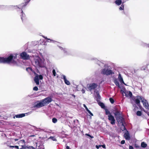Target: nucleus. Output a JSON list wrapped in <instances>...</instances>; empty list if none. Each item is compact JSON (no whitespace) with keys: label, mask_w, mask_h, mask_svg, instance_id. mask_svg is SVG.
<instances>
[{"label":"nucleus","mask_w":149,"mask_h":149,"mask_svg":"<svg viewBox=\"0 0 149 149\" xmlns=\"http://www.w3.org/2000/svg\"><path fill=\"white\" fill-rule=\"evenodd\" d=\"M142 111H144L145 113H147V114L149 116V113L148 112H147L143 108L142 109H141Z\"/></svg>","instance_id":"36"},{"label":"nucleus","mask_w":149,"mask_h":149,"mask_svg":"<svg viewBox=\"0 0 149 149\" xmlns=\"http://www.w3.org/2000/svg\"><path fill=\"white\" fill-rule=\"evenodd\" d=\"M30 0H29V1H27L25 2L24 3H22L21 4V5H22V8L21 10L22 12L21 13H22V16L21 17V19L22 20V21H23V18H24V19H25V14L23 13V12L22 11V9L23 8V7H25L29 3V1H30Z\"/></svg>","instance_id":"7"},{"label":"nucleus","mask_w":149,"mask_h":149,"mask_svg":"<svg viewBox=\"0 0 149 149\" xmlns=\"http://www.w3.org/2000/svg\"><path fill=\"white\" fill-rule=\"evenodd\" d=\"M138 98L141 100V102L142 103L143 105L145 108L147 109H148L149 110V106L147 101L140 96H138Z\"/></svg>","instance_id":"3"},{"label":"nucleus","mask_w":149,"mask_h":149,"mask_svg":"<svg viewBox=\"0 0 149 149\" xmlns=\"http://www.w3.org/2000/svg\"><path fill=\"white\" fill-rule=\"evenodd\" d=\"M119 107L118 106H116L113 108V111H118Z\"/></svg>","instance_id":"23"},{"label":"nucleus","mask_w":149,"mask_h":149,"mask_svg":"<svg viewBox=\"0 0 149 149\" xmlns=\"http://www.w3.org/2000/svg\"><path fill=\"white\" fill-rule=\"evenodd\" d=\"M97 97L99 98H100V95L98 94L97 95Z\"/></svg>","instance_id":"48"},{"label":"nucleus","mask_w":149,"mask_h":149,"mask_svg":"<svg viewBox=\"0 0 149 149\" xmlns=\"http://www.w3.org/2000/svg\"><path fill=\"white\" fill-rule=\"evenodd\" d=\"M22 147L19 148V149H27V146H25L22 145L21 146Z\"/></svg>","instance_id":"32"},{"label":"nucleus","mask_w":149,"mask_h":149,"mask_svg":"<svg viewBox=\"0 0 149 149\" xmlns=\"http://www.w3.org/2000/svg\"><path fill=\"white\" fill-rule=\"evenodd\" d=\"M101 146H102V147L103 148H105V145H101Z\"/></svg>","instance_id":"46"},{"label":"nucleus","mask_w":149,"mask_h":149,"mask_svg":"<svg viewBox=\"0 0 149 149\" xmlns=\"http://www.w3.org/2000/svg\"><path fill=\"white\" fill-rule=\"evenodd\" d=\"M124 137L126 140H129L130 139V135L128 133H125L124 134Z\"/></svg>","instance_id":"16"},{"label":"nucleus","mask_w":149,"mask_h":149,"mask_svg":"<svg viewBox=\"0 0 149 149\" xmlns=\"http://www.w3.org/2000/svg\"><path fill=\"white\" fill-rule=\"evenodd\" d=\"M99 104L102 108L104 109L105 108V106L104 104L102 102H100Z\"/></svg>","instance_id":"26"},{"label":"nucleus","mask_w":149,"mask_h":149,"mask_svg":"<svg viewBox=\"0 0 149 149\" xmlns=\"http://www.w3.org/2000/svg\"><path fill=\"white\" fill-rule=\"evenodd\" d=\"M121 0H116L115 1V3L118 6L121 5L122 3Z\"/></svg>","instance_id":"18"},{"label":"nucleus","mask_w":149,"mask_h":149,"mask_svg":"<svg viewBox=\"0 0 149 149\" xmlns=\"http://www.w3.org/2000/svg\"><path fill=\"white\" fill-rule=\"evenodd\" d=\"M86 135L90 137H91V138H93V136H91L90 135L88 134H86Z\"/></svg>","instance_id":"37"},{"label":"nucleus","mask_w":149,"mask_h":149,"mask_svg":"<svg viewBox=\"0 0 149 149\" xmlns=\"http://www.w3.org/2000/svg\"><path fill=\"white\" fill-rule=\"evenodd\" d=\"M20 57L24 60H27L29 58V56L25 52H23L20 54Z\"/></svg>","instance_id":"8"},{"label":"nucleus","mask_w":149,"mask_h":149,"mask_svg":"<svg viewBox=\"0 0 149 149\" xmlns=\"http://www.w3.org/2000/svg\"><path fill=\"white\" fill-rule=\"evenodd\" d=\"M123 3H122V5H121V6L119 8V9L120 10H123L124 9V5L123 4Z\"/></svg>","instance_id":"27"},{"label":"nucleus","mask_w":149,"mask_h":149,"mask_svg":"<svg viewBox=\"0 0 149 149\" xmlns=\"http://www.w3.org/2000/svg\"><path fill=\"white\" fill-rule=\"evenodd\" d=\"M108 119L110 121L111 124L112 125H114L115 123L116 120L113 116L111 114L108 115Z\"/></svg>","instance_id":"9"},{"label":"nucleus","mask_w":149,"mask_h":149,"mask_svg":"<svg viewBox=\"0 0 149 149\" xmlns=\"http://www.w3.org/2000/svg\"><path fill=\"white\" fill-rule=\"evenodd\" d=\"M110 102L111 104H113L114 103V100L112 98H110L109 99Z\"/></svg>","instance_id":"28"},{"label":"nucleus","mask_w":149,"mask_h":149,"mask_svg":"<svg viewBox=\"0 0 149 149\" xmlns=\"http://www.w3.org/2000/svg\"><path fill=\"white\" fill-rule=\"evenodd\" d=\"M34 136V135H31V136Z\"/></svg>","instance_id":"51"},{"label":"nucleus","mask_w":149,"mask_h":149,"mask_svg":"<svg viewBox=\"0 0 149 149\" xmlns=\"http://www.w3.org/2000/svg\"><path fill=\"white\" fill-rule=\"evenodd\" d=\"M49 138L51 139H52L53 141H55L56 140V139L55 138H54L53 136H50Z\"/></svg>","instance_id":"35"},{"label":"nucleus","mask_w":149,"mask_h":149,"mask_svg":"<svg viewBox=\"0 0 149 149\" xmlns=\"http://www.w3.org/2000/svg\"><path fill=\"white\" fill-rule=\"evenodd\" d=\"M125 140H122L121 142V143L122 144H124L125 143Z\"/></svg>","instance_id":"38"},{"label":"nucleus","mask_w":149,"mask_h":149,"mask_svg":"<svg viewBox=\"0 0 149 149\" xmlns=\"http://www.w3.org/2000/svg\"><path fill=\"white\" fill-rule=\"evenodd\" d=\"M16 55L14 56L13 54H11L7 58L0 57V63H16L14 60L16 59Z\"/></svg>","instance_id":"2"},{"label":"nucleus","mask_w":149,"mask_h":149,"mask_svg":"<svg viewBox=\"0 0 149 149\" xmlns=\"http://www.w3.org/2000/svg\"><path fill=\"white\" fill-rule=\"evenodd\" d=\"M114 116H115L116 119L118 122H121L122 123V119H123L122 117L120 116V112L116 111L114 113Z\"/></svg>","instance_id":"6"},{"label":"nucleus","mask_w":149,"mask_h":149,"mask_svg":"<svg viewBox=\"0 0 149 149\" xmlns=\"http://www.w3.org/2000/svg\"><path fill=\"white\" fill-rule=\"evenodd\" d=\"M105 114L106 115H109L110 114H111L110 113L109 111L107 109H105Z\"/></svg>","instance_id":"24"},{"label":"nucleus","mask_w":149,"mask_h":149,"mask_svg":"<svg viewBox=\"0 0 149 149\" xmlns=\"http://www.w3.org/2000/svg\"><path fill=\"white\" fill-rule=\"evenodd\" d=\"M135 103L139 106V104H140V100H139V99H136L135 100Z\"/></svg>","instance_id":"20"},{"label":"nucleus","mask_w":149,"mask_h":149,"mask_svg":"<svg viewBox=\"0 0 149 149\" xmlns=\"http://www.w3.org/2000/svg\"><path fill=\"white\" fill-rule=\"evenodd\" d=\"M136 114L137 116H141L142 114V113L141 111H137L136 113Z\"/></svg>","instance_id":"25"},{"label":"nucleus","mask_w":149,"mask_h":149,"mask_svg":"<svg viewBox=\"0 0 149 149\" xmlns=\"http://www.w3.org/2000/svg\"><path fill=\"white\" fill-rule=\"evenodd\" d=\"M114 82L116 86L120 87L119 82L116 79L114 80Z\"/></svg>","instance_id":"21"},{"label":"nucleus","mask_w":149,"mask_h":149,"mask_svg":"<svg viewBox=\"0 0 149 149\" xmlns=\"http://www.w3.org/2000/svg\"><path fill=\"white\" fill-rule=\"evenodd\" d=\"M52 73L53 75L55 77L56 76V72L55 69H53L52 70Z\"/></svg>","instance_id":"30"},{"label":"nucleus","mask_w":149,"mask_h":149,"mask_svg":"<svg viewBox=\"0 0 149 149\" xmlns=\"http://www.w3.org/2000/svg\"><path fill=\"white\" fill-rule=\"evenodd\" d=\"M125 96L126 97H128L130 96V97H132V94L131 92L130 91H126L124 92Z\"/></svg>","instance_id":"13"},{"label":"nucleus","mask_w":149,"mask_h":149,"mask_svg":"<svg viewBox=\"0 0 149 149\" xmlns=\"http://www.w3.org/2000/svg\"><path fill=\"white\" fill-rule=\"evenodd\" d=\"M84 107L85 108L86 110L87 111H88V112L91 116H93V114L91 112V111L88 109L87 107L86 106L85 104H84L83 105Z\"/></svg>","instance_id":"17"},{"label":"nucleus","mask_w":149,"mask_h":149,"mask_svg":"<svg viewBox=\"0 0 149 149\" xmlns=\"http://www.w3.org/2000/svg\"><path fill=\"white\" fill-rule=\"evenodd\" d=\"M119 80V81L121 83L124 84L125 85L126 84L124 83V82L123 81V79L122 77L121 74H118V77Z\"/></svg>","instance_id":"15"},{"label":"nucleus","mask_w":149,"mask_h":149,"mask_svg":"<svg viewBox=\"0 0 149 149\" xmlns=\"http://www.w3.org/2000/svg\"><path fill=\"white\" fill-rule=\"evenodd\" d=\"M37 149H44V146L42 145H41L39 146L38 147V148H37Z\"/></svg>","instance_id":"31"},{"label":"nucleus","mask_w":149,"mask_h":149,"mask_svg":"<svg viewBox=\"0 0 149 149\" xmlns=\"http://www.w3.org/2000/svg\"><path fill=\"white\" fill-rule=\"evenodd\" d=\"M101 146V145H100L99 146L96 145V147L97 149H99V148Z\"/></svg>","instance_id":"39"},{"label":"nucleus","mask_w":149,"mask_h":149,"mask_svg":"<svg viewBox=\"0 0 149 149\" xmlns=\"http://www.w3.org/2000/svg\"><path fill=\"white\" fill-rule=\"evenodd\" d=\"M27 148L28 149H35V148L33 146H27Z\"/></svg>","instance_id":"34"},{"label":"nucleus","mask_w":149,"mask_h":149,"mask_svg":"<svg viewBox=\"0 0 149 149\" xmlns=\"http://www.w3.org/2000/svg\"><path fill=\"white\" fill-rule=\"evenodd\" d=\"M148 47H149V45H148Z\"/></svg>","instance_id":"52"},{"label":"nucleus","mask_w":149,"mask_h":149,"mask_svg":"<svg viewBox=\"0 0 149 149\" xmlns=\"http://www.w3.org/2000/svg\"><path fill=\"white\" fill-rule=\"evenodd\" d=\"M66 148L65 149H70L69 146H66Z\"/></svg>","instance_id":"45"},{"label":"nucleus","mask_w":149,"mask_h":149,"mask_svg":"<svg viewBox=\"0 0 149 149\" xmlns=\"http://www.w3.org/2000/svg\"><path fill=\"white\" fill-rule=\"evenodd\" d=\"M63 50L65 52H67V51L66 49L64 48Z\"/></svg>","instance_id":"47"},{"label":"nucleus","mask_w":149,"mask_h":149,"mask_svg":"<svg viewBox=\"0 0 149 149\" xmlns=\"http://www.w3.org/2000/svg\"><path fill=\"white\" fill-rule=\"evenodd\" d=\"M81 91L83 93H85V91L84 89H82L81 90Z\"/></svg>","instance_id":"44"},{"label":"nucleus","mask_w":149,"mask_h":149,"mask_svg":"<svg viewBox=\"0 0 149 149\" xmlns=\"http://www.w3.org/2000/svg\"><path fill=\"white\" fill-rule=\"evenodd\" d=\"M129 149H134L133 147L131 146H129Z\"/></svg>","instance_id":"41"},{"label":"nucleus","mask_w":149,"mask_h":149,"mask_svg":"<svg viewBox=\"0 0 149 149\" xmlns=\"http://www.w3.org/2000/svg\"><path fill=\"white\" fill-rule=\"evenodd\" d=\"M97 85L95 83H93L89 84V90L91 91L92 90L95 89L97 87Z\"/></svg>","instance_id":"11"},{"label":"nucleus","mask_w":149,"mask_h":149,"mask_svg":"<svg viewBox=\"0 0 149 149\" xmlns=\"http://www.w3.org/2000/svg\"><path fill=\"white\" fill-rule=\"evenodd\" d=\"M141 146L142 147L145 148L146 147L147 145L144 142H143L141 143Z\"/></svg>","instance_id":"19"},{"label":"nucleus","mask_w":149,"mask_h":149,"mask_svg":"<svg viewBox=\"0 0 149 149\" xmlns=\"http://www.w3.org/2000/svg\"><path fill=\"white\" fill-rule=\"evenodd\" d=\"M25 116V113H22L21 114H17L15 115V116H14L13 118H15V117L17 118H21L24 117Z\"/></svg>","instance_id":"14"},{"label":"nucleus","mask_w":149,"mask_h":149,"mask_svg":"<svg viewBox=\"0 0 149 149\" xmlns=\"http://www.w3.org/2000/svg\"><path fill=\"white\" fill-rule=\"evenodd\" d=\"M33 90H34V91H37L38 90V87H37V86H35L33 88Z\"/></svg>","instance_id":"33"},{"label":"nucleus","mask_w":149,"mask_h":149,"mask_svg":"<svg viewBox=\"0 0 149 149\" xmlns=\"http://www.w3.org/2000/svg\"><path fill=\"white\" fill-rule=\"evenodd\" d=\"M8 146L10 148H13L15 147H14L15 146Z\"/></svg>","instance_id":"43"},{"label":"nucleus","mask_w":149,"mask_h":149,"mask_svg":"<svg viewBox=\"0 0 149 149\" xmlns=\"http://www.w3.org/2000/svg\"><path fill=\"white\" fill-rule=\"evenodd\" d=\"M122 125L123 126V130H126L125 127V126L124 125H123V123H122Z\"/></svg>","instance_id":"40"},{"label":"nucleus","mask_w":149,"mask_h":149,"mask_svg":"<svg viewBox=\"0 0 149 149\" xmlns=\"http://www.w3.org/2000/svg\"><path fill=\"white\" fill-rule=\"evenodd\" d=\"M14 147H15V148H16L17 149H19V146H15Z\"/></svg>","instance_id":"42"},{"label":"nucleus","mask_w":149,"mask_h":149,"mask_svg":"<svg viewBox=\"0 0 149 149\" xmlns=\"http://www.w3.org/2000/svg\"><path fill=\"white\" fill-rule=\"evenodd\" d=\"M36 74V75L34 78V80L36 84L39 85V80H42L43 79V77L42 75H39L37 74Z\"/></svg>","instance_id":"4"},{"label":"nucleus","mask_w":149,"mask_h":149,"mask_svg":"<svg viewBox=\"0 0 149 149\" xmlns=\"http://www.w3.org/2000/svg\"><path fill=\"white\" fill-rule=\"evenodd\" d=\"M101 73L103 74L109 75L112 74H113L114 73L112 70H108L107 68H105L102 70L101 72Z\"/></svg>","instance_id":"5"},{"label":"nucleus","mask_w":149,"mask_h":149,"mask_svg":"<svg viewBox=\"0 0 149 149\" xmlns=\"http://www.w3.org/2000/svg\"><path fill=\"white\" fill-rule=\"evenodd\" d=\"M61 78L62 79H63L65 84L68 85H70V81L67 80L66 78V76L65 75H61Z\"/></svg>","instance_id":"12"},{"label":"nucleus","mask_w":149,"mask_h":149,"mask_svg":"<svg viewBox=\"0 0 149 149\" xmlns=\"http://www.w3.org/2000/svg\"><path fill=\"white\" fill-rule=\"evenodd\" d=\"M44 38L47 40V41L48 42H56V41L54 40H51L50 39L48 38L47 37H44Z\"/></svg>","instance_id":"22"},{"label":"nucleus","mask_w":149,"mask_h":149,"mask_svg":"<svg viewBox=\"0 0 149 149\" xmlns=\"http://www.w3.org/2000/svg\"><path fill=\"white\" fill-rule=\"evenodd\" d=\"M35 63L36 65L40 67H44V65L40 60L36 59L35 61Z\"/></svg>","instance_id":"10"},{"label":"nucleus","mask_w":149,"mask_h":149,"mask_svg":"<svg viewBox=\"0 0 149 149\" xmlns=\"http://www.w3.org/2000/svg\"><path fill=\"white\" fill-rule=\"evenodd\" d=\"M52 122L54 123H56L57 121V119L55 118H53L52 119Z\"/></svg>","instance_id":"29"},{"label":"nucleus","mask_w":149,"mask_h":149,"mask_svg":"<svg viewBox=\"0 0 149 149\" xmlns=\"http://www.w3.org/2000/svg\"><path fill=\"white\" fill-rule=\"evenodd\" d=\"M28 68L30 69H32L31 68Z\"/></svg>","instance_id":"50"},{"label":"nucleus","mask_w":149,"mask_h":149,"mask_svg":"<svg viewBox=\"0 0 149 149\" xmlns=\"http://www.w3.org/2000/svg\"><path fill=\"white\" fill-rule=\"evenodd\" d=\"M18 140V139H15V141H17Z\"/></svg>","instance_id":"49"},{"label":"nucleus","mask_w":149,"mask_h":149,"mask_svg":"<svg viewBox=\"0 0 149 149\" xmlns=\"http://www.w3.org/2000/svg\"><path fill=\"white\" fill-rule=\"evenodd\" d=\"M52 101V99L51 97H47L40 101H38L37 102L38 103L35 104L34 107L40 108L46 106Z\"/></svg>","instance_id":"1"}]
</instances>
